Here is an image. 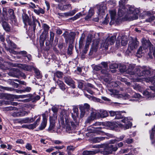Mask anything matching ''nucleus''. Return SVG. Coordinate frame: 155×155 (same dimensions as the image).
<instances>
[{
	"mask_svg": "<svg viewBox=\"0 0 155 155\" xmlns=\"http://www.w3.org/2000/svg\"><path fill=\"white\" fill-rule=\"evenodd\" d=\"M72 110L73 112H71V114L74 122L72 121L69 122L68 119V117L66 115H63L61 118V121L62 123L64 124L65 122V124L67 125L66 127L67 130L69 131L71 130V127H70V125L74 128L76 124H78V123L77 119L79 115L78 108L76 106H73Z\"/></svg>",
	"mask_w": 155,
	"mask_h": 155,
	"instance_id": "nucleus-1",
	"label": "nucleus"
},
{
	"mask_svg": "<svg viewBox=\"0 0 155 155\" xmlns=\"http://www.w3.org/2000/svg\"><path fill=\"white\" fill-rule=\"evenodd\" d=\"M118 147L116 145H108L104 150L101 151V153L104 155H108L112 153V152L116 151Z\"/></svg>",
	"mask_w": 155,
	"mask_h": 155,
	"instance_id": "nucleus-2",
	"label": "nucleus"
},
{
	"mask_svg": "<svg viewBox=\"0 0 155 155\" xmlns=\"http://www.w3.org/2000/svg\"><path fill=\"white\" fill-rule=\"evenodd\" d=\"M110 91L111 93L110 94L112 96L118 99L122 98L123 99L126 100L130 98V96L127 94H117L115 92L116 91L113 89L111 90Z\"/></svg>",
	"mask_w": 155,
	"mask_h": 155,
	"instance_id": "nucleus-3",
	"label": "nucleus"
},
{
	"mask_svg": "<svg viewBox=\"0 0 155 155\" xmlns=\"http://www.w3.org/2000/svg\"><path fill=\"white\" fill-rule=\"evenodd\" d=\"M128 12L129 14H133V16H131L133 18V19H136L138 18L137 15L140 12L138 8H135L134 6H130L129 8Z\"/></svg>",
	"mask_w": 155,
	"mask_h": 155,
	"instance_id": "nucleus-4",
	"label": "nucleus"
},
{
	"mask_svg": "<svg viewBox=\"0 0 155 155\" xmlns=\"http://www.w3.org/2000/svg\"><path fill=\"white\" fill-rule=\"evenodd\" d=\"M142 43L143 48L144 50L147 49L148 47L149 51H152V48L154 47L153 45L151 44L150 41L149 40H147L144 38L142 39Z\"/></svg>",
	"mask_w": 155,
	"mask_h": 155,
	"instance_id": "nucleus-5",
	"label": "nucleus"
},
{
	"mask_svg": "<svg viewBox=\"0 0 155 155\" xmlns=\"http://www.w3.org/2000/svg\"><path fill=\"white\" fill-rule=\"evenodd\" d=\"M79 109L81 111L80 117L81 118L83 117L85 114L87 112H88L90 108V106L87 104H85L84 105H79Z\"/></svg>",
	"mask_w": 155,
	"mask_h": 155,
	"instance_id": "nucleus-6",
	"label": "nucleus"
},
{
	"mask_svg": "<svg viewBox=\"0 0 155 155\" xmlns=\"http://www.w3.org/2000/svg\"><path fill=\"white\" fill-rule=\"evenodd\" d=\"M93 116V118H95L97 117H98L104 118L108 116L109 115L108 112L104 110H101L99 113L93 112L91 115Z\"/></svg>",
	"mask_w": 155,
	"mask_h": 155,
	"instance_id": "nucleus-7",
	"label": "nucleus"
},
{
	"mask_svg": "<svg viewBox=\"0 0 155 155\" xmlns=\"http://www.w3.org/2000/svg\"><path fill=\"white\" fill-rule=\"evenodd\" d=\"M139 44V42L137 41V38H136L129 41L128 44V48L131 50H133L137 48Z\"/></svg>",
	"mask_w": 155,
	"mask_h": 155,
	"instance_id": "nucleus-8",
	"label": "nucleus"
},
{
	"mask_svg": "<svg viewBox=\"0 0 155 155\" xmlns=\"http://www.w3.org/2000/svg\"><path fill=\"white\" fill-rule=\"evenodd\" d=\"M75 35V33L73 32H71L69 34H67L64 33L62 35V36L64 38L66 41H74Z\"/></svg>",
	"mask_w": 155,
	"mask_h": 155,
	"instance_id": "nucleus-9",
	"label": "nucleus"
},
{
	"mask_svg": "<svg viewBox=\"0 0 155 155\" xmlns=\"http://www.w3.org/2000/svg\"><path fill=\"white\" fill-rule=\"evenodd\" d=\"M64 82L68 85L70 86L73 88H75V82L70 76L64 77Z\"/></svg>",
	"mask_w": 155,
	"mask_h": 155,
	"instance_id": "nucleus-10",
	"label": "nucleus"
},
{
	"mask_svg": "<svg viewBox=\"0 0 155 155\" xmlns=\"http://www.w3.org/2000/svg\"><path fill=\"white\" fill-rule=\"evenodd\" d=\"M141 67H138L135 68L134 65L132 64H130L128 66L127 68L126 71L130 74L131 75L137 74L138 76L140 77L137 74L136 71L137 68H141Z\"/></svg>",
	"mask_w": 155,
	"mask_h": 155,
	"instance_id": "nucleus-11",
	"label": "nucleus"
},
{
	"mask_svg": "<svg viewBox=\"0 0 155 155\" xmlns=\"http://www.w3.org/2000/svg\"><path fill=\"white\" fill-rule=\"evenodd\" d=\"M116 36L114 35L111 36L109 39L108 40L106 39L105 40V42L104 44V46L105 49H107L108 48V45H109L108 42H109L110 45H113L115 42L116 39Z\"/></svg>",
	"mask_w": 155,
	"mask_h": 155,
	"instance_id": "nucleus-12",
	"label": "nucleus"
},
{
	"mask_svg": "<svg viewBox=\"0 0 155 155\" xmlns=\"http://www.w3.org/2000/svg\"><path fill=\"white\" fill-rule=\"evenodd\" d=\"M29 113V111H26L23 110L20 112L15 111L12 113V116L14 117H22L28 115Z\"/></svg>",
	"mask_w": 155,
	"mask_h": 155,
	"instance_id": "nucleus-13",
	"label": "nucleus"
},
{
	"mask_svg": "<svg viewBox=\"0 0 155 155\" xmlns=\"http://www.w3.org/2000/svg\"><path fill=\"white\" fill-rule=\"evenodd\" d=\"M104 125L106 127H108L111 130H113L117 128L118 125L117 124L114 122L107 121L104 123Z\"/></svg>",
	"mask_w": 155,
	"mask_h": 155,
	"instance_id": "nucleus-14",
	"label": "nucleus"
},
{
	"mask_svg": "<svg viewBox=\"0 0 155 155\" xmlns=\"http://www.w3.org/2000/svg\"><path fill=\"white\" fill-rule=\"evenodd\" d=\"M42 116L43 117V120L38 128L40 130H42L45 129L47 124V120L45 114H43Z\"/></svg>",
	"mask_w": 155,
	"mask_h": 155,
	"instance_id": "nucleus-15",
	"label": "nucleus"
},
{
	"mask_svg": "<svg viewBox=\"0 0 155 155\" xmlns=\"http://www.w3.org/2000/svg\"><path fill=\"white\" fill-rule=\"evenodd\" d=\"M94 132L98 134L103 135L105 133L106 129L104 127H94Z\"/></svg>",
	"mask_w": 155,
	"mask_h": 155,
	"instance_id": "nucleus-16",
	"label": "nucleus"
},
{
	"mask_svg": "<svg viewBox=\"0 0 155 155\" xmlns=\"http://www.w3.org/2000/svg\"><path fill=\"white\" fill-rule=\"evenodd\" d=\"M121 121L125 124V127L126 129H129L132 126V123L130 122L127 117H124L123 119L121 120Z\"/></svg>",
	"mask_w": 155,
	"mask_h": 155,
	"instance_id": "nucleus-17",
	"label": "nucleus"
},
{
	"mask_svg": "<svg viewBox=\"0 0 155 155\" xmlns=\"http://www.w3.org/2000/svg\"><path fill=\"white\" fill-rule=\"evenodd\" d=\"M18 69L17 68H13L12 70L10 71L8 73V75L14 77H18Z\"/></svg>",
	"mask_w": 155,
	"mask_h": 155,
	"instance_id": "nucleus-18",
	"label": "nucleus"
},
{
	"mask_svg": "<svg viewBox=\"0 0 155 155\" xmlns=\"http://www.w3.org/2000/svg\"><path fill=\"white\" fill-rule=\"evenodd\" d=\"M56 83L59 86V88L63 91H64L67 88V86L64 82L59 79H58Z\"/></svg>",
	"mask_w": 155,
	"mask_h": 155,
	"instance_id": "nucleus-19",
	"label": "nucleus"
},
{
	"mask_svg": "<svg viewBox=\"0 0 155 155\" xmlns=\"http://www.w3.org/2000/svg\"><path fill=\"white\" fill-rule=\"evenodd\" d=\"M55 126V121L53 120H50L49 126L47 130L49 132H53L54 131V128Z\"/></svg>",
	"mask_w": 155,
	"mask_h": 155,
	"instance_id": "nucleus-20",
	"label": "nucleus"
},
{
	"mask_svg": "<svg viewBox=\"0 0 155 155\" xmlns=\"http://www.w3.org/2000/svg\"><path fill=\"white\" fill-rule=\"evenodd\" d=\"M2 24L4 29L6 32H8L11 31V27L8 23L5 21H4L2 22Z\"/></svg>",
	"mask_w": 155,
	"mask_h": 155,
	"instance_id": "nucleus-21",
	"label": "nucleus"
},
{
	"mask_svg": "<svg viewBox=\"0 0 155 155\" xmlns=\"http://www.w3.org/2000/svg\"><path fill=\"white\" fill-rule=\"evenodd\" d=\"M29 117H26L23 118L16 119L15 120L16 123L20 124L30 123L29 121Z\"/></svg>",
	"mask_w": 155,
	"mask_h": 155,
	"instance_id": "nucleus-22",
	"label": "nucleus"
},
{
	"mask_svg": "<svg viewBox=\"0 0 155 155\" xmlns=\"http://www.w3.org/2000/svg\"><path fill=\"white\" fill-rule=\"evenodd\" d=\"M99 150H84L83 152V155H93L98 153L100 152Z\"/></svg>",
	"mask_w": 155,
	"mask_h": 155,
	"instance_id": "nucleus-23",
	"label": "nucleus"
},
{
	"mask_svg": "<svg viewBox=\"0 0 155 155\" xmlns=\"http://www.w3.org/2000/svg\"><path fill=\"white\" fill-rule=\"evenodd\" d=\"M34 68V67L32 65L25 64L21 65V68L22 69L29 72L33 70Z\"/></svg>",
	"mask_w": 155,
	"mask_h": 155,
	"instance_id": "nucleus-24",
	"label": "nucleus"
},
{
	"mask_svg": "<svg viewBox=\"0 0 155 155\" xmlns=\"http://www.w3.org/2000/svg\"><path fill=\"white\" fill-rule=\"evenodd\" d=\"M22 18L23 21L25 25H26V23H28V24H31V19H30L28 15L26 14H24L22 15Z\"/></svg>",
	"mask_w": 155,
	"mask_h": 155,
	"instance_id": "nucleus-25",
	"label": "nucleus"
},
{
	"mask_svg": "<svg viewBox=\"0 0 155 155\" xmlns=\"http://www.w3.org/2000/svg\"><path fill=\"white\" fill-rule=\"evenodd\" d=\"M27 54V52L25 51H19L17 52V53H16V54H17L21 55L23 57V61L25 63H27V60H25V56H26Z\"/></svg>",
	"mask_w": 155,
	"mask_h": 155,
	"instance_id": "nucleus-26",
	"label": "nucleus"
},
{
	"mask_svg": "<svg viewBox=\"0 0 155 155\" xmlns=\"http://www.w3.org/2000/svg\"><path fill=\"white\" fill-rule=\"evenodd\" d=\"M33 21H31V24L28 25L33 28V31L35 32L36 30V27L37 25V22H38V20L36 19L34 17H32Z\"/></svg>",
	"mask_w": 155,
	"mask_h": 155,
	"instance_id": "nucleus-27",
	"label": "nucleus"
},
{
	"mask_svg": "<svg viewBox=\"0 0 155 155\" xmlns=\"http://www.w3.org/2000/svg\"><path fill=\"white\" fill-rule=\"evenodd\" d=\"M42 27L44 30L42 34L43 35L47 34L50 28V27L47 24L43 23L42 25Z\"/></svg>",
	"mask_w": 155,
	"mask_h": 155,
	"instance_id": "nucleus-28",
	"label": "nucleus"
},
{
	"mask_svg": "<svg viewBox=\"0 0 155 155\" xmlns=\"http://www.w3.org/2000/svg\"><path fill=\"white\" fill-rule=\"evenodd\" d=\"M85 36L83 34L82 36L80 39L79 43V48L80 51L83 48L84 46L83 41L85 38Z\"/></svg>",
	"mask_w": 155,
	"mask_h": 155,
	"instance_id": "nucleus-29",
	"label": "nucleus"
},
{
	"mask_svg": "<svg viewBox=\"0 0 155 155\" xmlns=\"http://www.w3.org/2000/svg\"><path fill=\"white\" fill-rule=\"evenodd\" d=\"M8 12L11 19L14 20V21H15L16 16L15 15L14 10L10 8L8 9Z\"/></svg>",
	"mask_w": 155,
	"mask_h": 155,
	"instance_id": "nucleus-30",
	"label": "nucleus"
},
{
	"mask_svg": "<svg viewBox=\"0 0 155 155\" xmlns=\"http://www.w3.org/2000/svg\"><path fill=\"white\" fill-rule=\"evenodd\" d=\"M11 97V95L8 94L4 93L0 94V99H9Z\"/></svg>",
	"mask_w": 155,
	"mask_h": 155,
	"instance_id": "nucleus-31",
	"label": "nucleus"
},
{
	"mask_svg": "<svg viewBox=\"0 0 155 155\" xmlns=\"http://www.w3.org/2000/svg\"><path fill=\"white\" fill-rule=\"evenodd\" d=\"M31 90V88L30 87H25L24 89L22 90H16V91L17 92H20L21 93L22 92H30Z\"/></svg>",
	"mask_w": 155,
	"mask_h": 155,
	"instance_id": "nucleus-32",
	"label": "nucleus"
},
{
	"mask_svg": "<svg viewBox=\"0 0 155 155\" xmlns=\"http://www.w3.org/2000/svg\"><path fill=\"white\" fill-rule=\"evenodd\" d=\"M33 70L34 71V72L35 73L36 78L38 79L41 78V75L40 71L39 69L34 67Z\"/></svg>",
	"mask_w": 155,
	"mask_h": 155,
	"instance_id": "nucleus-33",
	"label": "nucleus"
},
{
	"mask_svg": "<svg viewBox=\"0 0 155 155\" xmlns=\"http://www.w3.org/2000/svg\"><path fill=\"white\" fill-rule=\"evenodd\" d=\"M154 133H155V128L152 129V132L150 135V138L151 140V143L153 144H154L155 142V141L153 140Z\"/></svg>",
	"mask_w": 155,
	"mask_h": 155,
	"instance_id": "nucleus-34",
	"label": "nucleus"
},
{
	"mask_svg": "<svg viewBox=\"0 0 155 155\" xmlns=\"http://www.w3.org/2000/svg\"><path fill=\"white\" fill-rule=\"evenodd\" d=\"M94 11L92 9H90L88 12V14L85 17V19L86 20H87L91 18V16L94 15Z\"/></svg>",
	"mask_w": 155,
	"mask_h": 155,
	"instance_id": "nucleus-35",
	"label": "nucleus"
},
{
	"mask_svg": "<svg viewBox=\"0 0 155 155\" xmlns=\"http://www.w3.org/2000/svg\"><path fill=\"white\" fill-rule=\"evenodd\" d=\"M128 43V39L126 37L122 36L121 37V44L122 45L125 46L127 45Z\"/></svg>",
	"mask_w": 155,
	"mask_h": 155,
	"instance_id": "nucleus-36",
	"label": "nucleus"
},
{
	"mask_svg": "<svg viewBox=\"0 0 155 155\" xmlns=\"http://www.w3.org/2000/svg\"><path fill=\"white\" fill-rule=\"evenodd\" d=\"M105 137H96L93 139V141L94 143H98L105 139Z\"/></svg>",
	"mask_w": 155,
	"mask_h": 155,
	"instance_id": "nucleus-37",
	"label": "nucleus"
},
{
	"mask_svg": "<svg viewBox=\"0 0 155 155\" xmlns=\"http://www.w3.org/2000/svg\"><path fill=\"white\" fill-rule=\"evenodd\" d=\"M45 40V37H44L43 35L41 34L40 37L39 39L40 44L41 47L44 46Z\"/></svg>",
	"mask_w": 155,
	"mask_h": 155,
	"instance_id": "nucleus-38",
	"label": "nucleus"
},
{
	"mask_svg": "<svg viewBox=\"0 0 155 155\" xmlns=\"http://www.w3.org/2000/svg\"><path fill=\"white\" fill-rule=\"evenodd\" d=\"M18 98H31L33 96V95L31 94H29L26 95H18Z\"/></svg>",
	"mask_w": 155,
	"mask_h": 155,
	"instance_id": "nucleus-39",
	"label": "nucleus"
},
{
	"mask_svg": "<svg viewBox=\"0 0 155 155\" xmlns=\"http://www.w3.org/2000/svg\"><path fill=\"white\" fill-rule=\"evenodd\" d=\"M7 64H9V62L5 63L2 64V63L0 64V68L3 70H6L8 69V67Z\"/></svg>",
	"mask_w": 155,
	"mask_h": 155,
	"instance_id": "nucleus-40",
	"label": "nucleus"
},
{
	"mask_svg": "<svg viewBox=\"0 0 155 155\" xmlns=\"http://www.w3.org/2000/svg\"><path fill=\"white\" fill-rule=\"evenodd\" d=\"M71 6V5L70 4H68L60 6L59 7V9L61 10H65L68 9V8L70 7Z\"/></svg>",
	"mask_w": 155,
	"mask_h": 155,
	"instance_id": "nucleus-41",
	"label": "nucleus"
},
{
	"mask_svg": "<svg viewBox=\"0 0 155 155\" xmlns=\"http://www.w3.org/2000/svg\"><path fill=\"white\" fill-rule=\"evenodd\" d=\"M123 118L124 116L122 115L121 112L117 111L115 118L117 119H123Z\"/></svg>",
	"mask_w": 155,
	"mask_h": 155,
	"instance_id": "nucleus-42",
	"label": "nucleus"
},
{
	"mask_svg": "<svg viewBox=\"0 0 155 155\" xmlns=\"http://www.w3.org/2000/svg\"><path fill=\"white\" fill-rule=\"evenodd\" d=\"M73 48V46L71 44H70L68 48L67 51V54L68 55H71L72 54V51Z\"/></svg>",
	"mask_w": 155,
	"mask_h": 155,
	"instance_id": "nucleus-43",
	"label": "nucleus"
},
{
	"mask_svg": "<svg viewBox=\"0 0 155 155\" xmlns=\"http://www.w3.org/2000/svg\"><path fill=\"white\" fill-rule=\"evenodd\" d=\"M63 75V73L59 71H57L54 74V76H56L59 78H62Z\"/></svg>",
	"mask_w": 155,
	"mask_h": 155,
	"instance_id": "nucleus-44",
	"label": "nucleus"
},
{
	"mask_svg": "<svg viewBox=\"0 0 155 155\" xmlns=\"http://www.w3.org/2000/svg\"><path fill=\"white\" fill-rule=\"evenodd\" d=\"M7 41V43L9 45V46L12 48H16V45L14 43H13L11 41L9 40Z\"/></svg>",
	"mask_w": 155,
	"mask_h": 155,
	"instance_id": "nucleus-45",
	"label": "nucleus"
},
{
	"mask_svg": "<svg viewBox=\"0 0 155 155\" xmlns=\"http://www.w3.org/2000/svg\"><path fill=\"white\" fill-rule=\"evenodd\" d=\"M85 89H91V88H94V86L92 84L89 83H86L84 84Z\"/></svg>",
	"mask_w": 155,
	"mask_h": 155,
	"instance_id": "nucleus-46",
	"label": "nucleus"
},
{
	"mask_svg": "<svg viewBox=\"0 0 155 155\" xmlns=\"http://www.w3.org/2000/svg\"><path fill=\"white\" fill-rule=\"evenodd\" d=\"M120 70L121 72H124L127 70V66L124 64H121L120 66Z\"/></svg>",
	"mask_w": 155,
	"mask_h": 155,
	"instance_id": "nucleus-47",
	"label": "nucleus"
},
{
	"mask_svg": "<svg viewBox=\"0 0 155 155\" xmlns=\"http://www.w3.org/2000/svg\"><path fill=\"white\" fill-rule=\"evenodd\" d=\"M75 13V11L74 10H73L71 12H69L64 13L65 16H72Z\"/></svg>",
	"mask_w": 155,
	"mask_h": 155,
	"instance_id": "nucleus-48",
	"label": "nucleus"
},
{
	"mask_svg": "<svg viewBox=\"0 0 155 155\" xmlns=\"http://www.w3.org/2000/svg\"><path fill=\"white\" fill-rule=\"evenodd\" d=\"M123 9L119 8L118 9V15L120 17H122L124 15V10Z\"/></svg>",
	"mask_w": 155,
	"mask_h": 155,
	"instance_id": "nucleus-49",
	"label": "nucleus"
},
{
	"mask_svg": "<svg viewBox=\"0 0 155 155\" xmlns=\"http://www.w3.org/2000/svg\"><path fill=\"white\" fill-rule=\"evenodd\" d=\"M111 20L114 21L115 20V18L116 15V13L114 11H111L110 12Z\"/></svg>",
	"mask_w": 155,
	"mask_h": 155,
	"instance_id": "nucleus-50",
	"label": "nucleus"
},
{
	"mask_svg": "<svg viewBox=\"0 0 155 155\" xmlns=\"http://www.w3.org/2000/svg\"><path fill=\"white\" fill-rule=\"evenodd\" d=\"M81 15V13H79L78 14H77L74 16L71 17L69 18L70 20H72L73 21L75 20L80 17Z\"/></svg>",
	"mask_w": 155,
	"mask_h": 155,
	"instance_id": "nucleus-51",
	"label": "nucleus"
},
{
	"mask_svg": "<svg viewBox=\"0 0 155 155\" xmlns=\"http://www.w3.org/2000/svg\"><path fill=\"white\" fill-rule=\"evenodd\" d=\"M152 51L150 50L148 53V55L150 57L152 56V53L155 58V46L152 48Z\"/></svg>",
	"mask_w": 155,
	"mask_h": 155,
	"instance_id": "nucleus-52",
	"label": "nucleus"
},
{
	"mask_svg": "<svg viewBox=\"0 0 155 155\" xmlns=\"http://www.w3.org/2000/svg\"><path fill=\"white\" fill-rule=\"evenodd\" d=\"M98 11L99 14H101L102 15H104L105 10L103 7H100L98 9Z\"/></svg>",
	"mask_w": 155,
	"mask_h": 155,
	"instance_id": "nucleus-53",
	"label": "nucleus"
},
{
	"mask_svg": "<svg viewBox=\"0 0 155 155\" xmlns=\"http://www.w3.org/2000/svg\"><path fill=\"white\" fill-rule=\"evenodd\" d=\"M37 127L35 124L34 123L32 124H28V129L29 130H33Z\"/></svg>",
	"mask_w": 155,
	"mask_h": 155,
	"instance_id": "nucleus-54",
	"label": "nucleus"
},
{
	"mask_svg": "<svg viewBox=\"0 0 155 155\" xmlns=\"http://www.w3.org/2000/svg\"><path fill=\"white\" fill-rule=\"evenodd\" d=\"M119 8L124 9L125 6L122 0H120L119 2Z\"/></svg>",
	"mask_w": 155,
	"mask_h": 155,
	"instance_id": "nucleus-55",
	"label": "nucleus"
},
{
	"mask_svg": "<svg viewBox=\"0 0 155 155\" xmlns=\"http://www.w3.org/2000/svg\"><path fill=\"white\" fill-rule=\"evenodd\" d=\"M98 47V44H96L93 45L91 48L93 50H94V52H97V49Z\"/></svg>",
	"mask_w": 155,
	"mask_h": 155,
	"instance_id": "nucleus-56",
	"label": "nucleus"
},
{
	"mask_svg": "<svg viewBox=\"0 0 155 155\" xmlns=\"http://www.w3.org/2000/svg\"><path fill=\"white\" fill-rule=\"evenodd\" d=\"M26 58H27L28 59V60H27V62L32 60V56L30 54H27L25 56V60H26Z\"/></svg>",
	"mask_w": 155,
	"mask_h": 155,
	"instance_id": "nucleus-57",
	"label": "nucleus"
},
{
	"mask_svg": "<svg viewBox=\"0 0 155 155\" xmlns=\"http://www.w3.org/2000/svg\"><path fill=\"white\" fill-rule=\"evenodd\" d=\"M142 48H143V47L140 46L137 50V54L140 55L143 53L144 51H143V50Z\"/></svg>",
	"mask_w": 155,
	"mask_h": 155,
	"instance_id": "nucleus-58",
	"label": "nucleus"
},
{
	"mask_svg": "<svg viewBox=\"0 0 155 155\" xmlns=\"http://www.w3.org/2000/svg\"><path fill=\"white\" fill-rule=\"evenodd\" d=\"M54 33L50 31V42H52L54 39Z\"/></svg>",
	"mask_w": 155,
	"mask_h": 155,
	"instance_id": "nucleus-59",
	"label": "nucleus"
},
{
	"mask_svg": "<svg viewBox=\"0 0 155 155\" xmlns=\"http://www.w3.org/2000/svg\"><path fill=\"white\" fill-rule=\"evenodd\" d=\"M125 143L128 144L131 143L133 142V139L132 138H128L124 141Z\"/></svg>",
	"mask_w": 155,
	"mask_h": 155,
	"instance_id": "nucleus-60",
	"label": "nucleus"
},
{
	"mask_svg": "<svg viewBox=\"0 0 155 155\" xmlns=\"http://www.w3.org/2000/svg\"><path fill=\"white\" fill-rule=\"evenodd\" d=\"M92 100L95 102H99L101 103L102 101L100 99L93 96L92 97Z\"/></svg>",
	"mask_w": 155,
	"mask_h": 155,
	"instance_id": "nucleus-61",
	"label": "nucleus"
},
{
	"mask_svg": "<svg viewBox=\"0 0 155 155\" xmlns=\"http://www.w3.org/2000/svg\"><path fill=\"white\" fill-rule=\"evenodd\" d=\"M118 65L116 64H110V68L111 69H116L118 68Z\"/></svg>",
	"mask_w": 155,
	"mask_h": 155,
	"instance_id": "nucleus-62",
	"label": "nucleus"
},
{
	"mask_svg": "<svg viewBox=\"0 0 155 155\" xmlns=\"http://www.w3.org/2000/svg\"><path fill=\"white\" fill-rule=\"evenodd\" d=\"M31 98L32 100L36 101L39 100L40 98V97L39 95H37L34 97L33 96Z\"/></svg>",
	"mask_w": 155,
	"mask_h": 155,
	"instance_id": "nucleus-63",
	"label": "nucleus"
},
{
	"mask_svg": "<svg viewBox=\"0 0 155 155\" xmlns=\"http://www.w3.org/2000/svg\"><path fill=\"white\" fill-rule=\"evenodd\" d=\"M117 111H114L112 110L110 111H109V113L110 114V116L111 117L116 116Z\"/></svg>",
	"mask_w": 155,
	"mask_h": 155,
	"instance_id": "nucleus-64",
	"label": "nucleus"
}]
</instances>
